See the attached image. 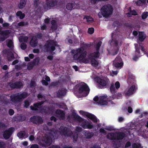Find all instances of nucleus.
<instances>
[{
	"label": "nucleus",
	"instance_id": "obj_1",
	"mask_svg": "<svg viewBox=\"0 0 148 148\" xmlns=\"http://www.w3.org/2000/svg\"><path fill=\"white\" fill-rule=\"evenodd\" d=\"M140 125H135L136 123H131L130 124V127L128 129H127V127L122 128L121 129V130L123 132L117 133L116 132L108 133L107 136V138L110 140L117 139L121 140L124 138H125L129 134H131V132L133 134L134 131L136 132L138 134L141 136L144 139L148 138V131L145 130L144 131L143 129L144 126L148 128V118L143 119L139 121Z\"/></svg>",
	"mask_w": 148,
	"mask_h": 148
},
{
	"label": "nucleus",
	"instance_id": "obj_2",
	"mask_svg": "<svg viewBox=\"0 0 148 148\" xmlns=\"http://www.w3.org/2000/svg\"><path fill=\"white\" fill-rule=\"evenodd\" d=\"M101 44V42H99L96 45V50L94 52L90 53L86 56L87 52L83 48H80L71 51L74 54L73 59L77 62L85 64L89 62L90 60L91 65L94 67H99L101 63L100 60H97L95 58H98L100 56L99 48Z\"/></svg>",
	"mask_w": 148,
	"mask_h": 148
},
{
	"label": "nucleus",
	"instance_id": "obj_3",
	"mask_svg": "<svg viewBox=\"0 0 148 148\" xmlns=\"http://www.w3.org/2000/svg\"><path fill=\"white\" fill-rule=\"evenodd\" d=\"M81 130L82 128H81L77 127L76 129V133H74V135L72 136L69 134L72 133L67 128L64 127H60L59 129V132H54L52 131L47 130V132H46L47 134L44 137H43L44 140L42 141L41 144L42 147L50 145L52 142L54 138V134L55 136L56 134H61L62 136L64 135L65 136H70L73 138L74 142H75L77 141L78 138L77 132L81 131Z\"/></svg>",
	"mask_w": 148,
	"mask_h": 148
},
{
	"label": "nucleus",
	"instance_id": "obj_4",
	"mask_svg": "<svg viewBox=\"0 0 148 148\" xmlns=\"http://www.w3.org/2000/svg\"><path fill=\"white\" fill-rule=\"evenodd\" d=\"M107 96L105 95H102L99 96H96L94 98L93 100L95 101V103L99 106H105L108 104L114 105V103L109 98H107Z\"/></svg>",
	"mask_w": 148,
	"mask_h": 148
},
{
	"label": "nucleus",
	"instance_id": "obj_5",
	"mask_svg": "<svg viewBox=\"0 0 148 148\" xmlns=\"http://www.w3.org/2000/svg\"><path fill=\"white\" fill-rule=\"evenodd\" d=\"M135 77L133 76H129L127 80V83L130 85H131L129 88L125 92L126 95L129 96L133 94L136 89V84Z\"/></svg>",
	"mask_w": 148,
	"mask_h": 148
},
{
	"label": "nucleus",
	"instance_id": "obj_6",
	"mask_svg": "<svg viewBox=\"0 0 148 148\" xmlns=\"http://www.w3.org/2000/svg\"><path fill=\"white\" fill-rule=\"evenodd\" d=\"M112 11L113 8L110 5H105L101 8V12L98 14V15L99 18L108 17L112 14Z\"/></svg>",
	"mask_w": 148,
	"mask_h": 148
},
{
	"label": "nucleus",
	"instance_id": "obj_7",
	"mask_svg": "<svg viewBox=\"0 0 148 148\" xmlns=\"http://www.w3.org/2000/svg\"><path fill=\"white\" fill-rule=\"evenodd\" d=\"M79 93L83 97H85L88 94L90 89L87 85L83 82L78 84L76 86Z\"/></svg>",
	"mask_w": 148,
	"mask_h": 148
},
{
	"label": "nucleus",
	"instance_id": "obj_8",
	"mask_svg": "<svg viewBox=\"0 0 148 148\" xmlns=\"http://www.w3.org/2000/svg\"><path fill=\"white\" fill-rule=\"evenodd\" d=\"M73 118L75 120L80 123L82 127L85 129H91L93 127L90 121L85 120L77 114H75L73 115Z\"/></svg>",
	"mask_w": 148,
	"mask_h": 148
},
{
	"label": "nucleus",
	"instance_id": "obj_9",
	"mask_svg": "<svg viewBox=\"0 0 148 148\" xmlns=\"http://www.w3.org/2000/svg\"><path fill=\"white\" fill-rule=\"evenodd\" d=\"M56 42L54 40H49L47 42L43 49L45 51H49L52 53V51L55 50V46H57Z\"/></svg>",
	"mask_w": 148,
	"mask_h": 148
},
{
	"label": "nucleus",
	"instance_id": "obj_10",
	"mask_svg": "<svg viewBox=\"0 0 148 148\" xmlns=\"http://www.w3.org/2000/svg\"><path fill=\"white\" fill-rule=\"evenodd\" d=\"M79 113L83 116L89 118L95 123H98L99 122V120L96 116L91 114L82 110L80 111Z\"/></svg>",
	"mask_w": 148,
	"mask_h": 148
},
{
	"label": "nucleus",
	"instance_id": "obj_11",
	"mask_svg": "<svg viewBox=\"0 0 148 148\" xmlns=\"http://www.w3.org/2000/svg\"><path fill=\"white\" fill-rule=\"evenodd\" d=\"M27 96V94L25 92L20 93L17 95H12L11 96L10 98L12 101L17 102L20 101L21 99L25 98Z\"/></svg>",
	"mask_w": 148,
	"mask_h": 148
},
{
	"label": "nucleus",
	"instance_id": "obj_12",
	"mask_svg": "<svg viewBox=\"0 0 148 148\" xmlns=\"http://www.w3.org/2000/svg\"><path fill=\"white\" fill-rule=\"evenodd\" d=\"M119 36L116 34L114 33H113L112 34V42H114L115 44V51L114 53L112 54L113 55L116 54L118 52V49H119V44H118V40H119Z\"/></svg>",
	"mask_w": 148,
	"mask_h": 148
},
{
	"label": "nucleus",
	"instance_id": "obj_13",
	"mask_svg": "<svg viewBox=\"0 0 148 148\" xmlns=\"http://www.w3.org/2000/svg\"><path fill=\"white\" fill-rule=\"evenodd\" d=\"M138 46L137 44H135L136 52L133 58V59L134 60H136L141 56L139 51L140 49L142 51L144 50V48L140 44L139 47Z\"/></svg>",
	"mask_w": 148,
	"mask_h": 148
},
{
	"label": "nucleus",
	"instance_id": "obj_14",
	"mask_svg": "<svg viewBox=\"0 0 148 148\" xmlns=\"http://www.w3.org/2000/svg\"><path fill=\"white\" fill-rule=\"evenodd\" d=\"M1 27H0V42H2L5 39L7 38L9 34L11 32L10 30H6L1 31Z\"/></svg>",
	"mask_w": 148,
	"mask_h": 148
},
{
	"label": "nucleus",
	"instance_id": "obj_15",
	"mask_svg": "<svg viewBox=\"0 0 148 148\" xmlns=\"http://www.w3.org/2000/svg\"><path fill=\"white\" fill-rule=\"evenodd\" d=\"M113 64L115 67L121 69L123 66V62L120 57L117 56L114 61Z\"/></svg>",
	"mask_w": 148,
	"mask_h": 148
},
{
	"label": "nucleus",
	"instance_id": "obj_16",
	"mask_svg": "<svg viewBox=\"0 0 148 148\" xmlns=\"http://www.w3.org/2000/svg\"><path fill=\"white\" fill-rule=\"evenodd\" d=\"M43 103V102L42 101L41 102L34 104V106H30L31 109L33 110H39L41 112H46L45 110L44 109L45 108H43L41 106V105Z\"/></svg>",
	"mask_w": 148,
	"mask_h": 148
},
{
	"label": "nucleus",
	"instance_id": "obj_17",
	"mask_svg": "<svg viewBox=\"0 0 148 148\" xmlns=\"http://www.w3.org/2000/svg\"><path fill=\"white\" fill-rule=\"evenodd\" d=\"M95 80L100 85L103 86H105L109 82L108 79L106 77L101 79L99 77H96L95 78Z\"/></svg>",
	"mask_w": 148,
	"mask_h": 148
},
{
	"label": "nucleus",
	"instance_id": "obj_18",
	"mask_svg": "<svg viewBox=\"0 0 148 148\" xmlns=\"http://www.w3.org/2000/svg\"><path fill=\"white\" fill-rule=\"evenodd\" d=\"M115 88L114 87V84H112L111 85L110 90L112 94H114L116 92V90L118 89L120 87V84L118 82H116L115 84Z\"/></svg>",
	"mask_w": 148,
	"mask_h": 148
},
{
	"label": "nucleus",
	"instance_id": "obj_19",
	"mask_svg": "<svg viewBox=\"0 0 148 148\" xmlns=\"http://www.w3.org/2000/svg\"><path fill=\"white\" fill-rule=\"evenodd\" d=\"M14 129L13 128H11L8 130H5L3 134L4 137L6 139L9 138L10 136L14 131Z\"/></svg>",
	"mask_w": 148,
	"mask_h": 148
},
{
	"label": "nucleus",
	"instance_id": "obj_20",
	"mask_svg": "<svg viewBox=\"0 0 148 148\" xmlns=\"http://www.w3.org/2000/svg\"><path fill=\"white\" fill-rule=\"evenodd\" d=\"M31 122L36 124H39L42 122V119L39 116H34L30 119Z\"/></svg>",
	"mask_w": 148,
	"mask_h": 148
},
{
	"label": "nucleus",
	"instance_id": "obj_21",
	"mask_svg": "<svg viewBox=\"0 0 148 148\" xmlns=\"http://www.w3.org/2000/svg\"><path fill=\"white\" fill-rule=\"evenodd\" d=\"M4 54H7V58L8 60L11 61L14 59L13 55L12 53L9 50L7 49H5L3 51Z\"/></svg>",
	"mask_w": 148,
	"mask_h": 148
},
{
	"label": "nucleus",
	"instance_id": "obj_22",
	"mask_svg": "<svg viewBox=\"0 0 148 148\" xmlns=\"http://www.w3.org/2000/svg\"><path fill=\"white\" fill-rule=\"evenodd\" d=\"M56 0H47L46 4L44 6V8H47L50 7H53L56 3Z\"/></svg>",
	"mask_w": 148,
	"mask_h": 148
},
{
	"label": "nucleus",
	"instance_id": "obj_23",
	"mask_svg": "<svg viewBox=\"0 0 148 148\" xmlns=\"http://www.w3.org/2000/svg\"><path fill=\"white\" fill-rule=\"evenodd\" d=\"M56 116L60 119H63L64 117V113L63 111L60 110H58L56 111Z\"/></svg>",
	"mask_w": 148,
	"mask_h": 148
},
{
	"label": "nucleus",
	"instance_id": "obj_24",
	"mask_svg": "<svg viewBox=\"0 0 148 148\" xmlns=\"http://www.w3.org/2000/svg\"><path fill=\"white\" fill-rule=\"evenodd\" d=\"M10 85L12 88H20L23 86V83L21 82H18L14 84H10Z\"/></svg>",
	"mask_w": 148,
	"mask_h": 148
},
{
	"label": "nucleus",
	"instance_id": "obj_25",
	"mask_svg": "<svg viewBox=\"0 0 148 148\" xmlns=\"http://www.w3.org/2000/svg\"><path fill=\"white\" fill-rule=\"evenodd\" d=\"M37 44L36 38L34 36H33L30 42V45L32 47H35L37 45Z\"/></svg>",
	"mask_w": 148,
	"mask_h": 148
},
{
	"label": "nucleus",
	"instance_id": "obj_26",
	"mask_svg": "<svg viewBox=\"0 0 148 148\" xmlns=\"http://www.w3.org/2000/svg\"><path fill=\"white\" fill-rule=\"evenodd\" d=\"M66 92V90L63 88L61 90H60L57 93L58 96L59 97H61L64 95Z\"/></svg>",
	"mask_w": 148,
	"mask_h": 148
},
{
	"label": "nucleus",
	"instance_id": "obj_27",
	"mask_svg": "<svg viewBox=\"0 0 148 148\" xmlns=\"http://www.w3.org/2000/svg\"><path fill=\"white\" fill-rule=\"evenodd\" d=\"M50 80V78L47 76H45L43 78L42 81V84L45 85H47L48 84V82Z\"/></svg>",
	"mask_w": 148,
	"mask_h": 148
},
{
	"label": "nucleus",
	"instance_id": "obj_28",
	"mask_svg": "<svg viewBox=\"0 0 148 148\" xmlns=\"http://www.w3.org/2000/svg\"><path fill=\"white\" fill-rule=\"evenodd\" d=\"M146 35L143 32H139V40L141 41H143L146 38Z\"/></svg>",
	"mask_w": 148,
	"mask_h": 148
},
{
	"label": "nucleus",
	"instance_id": "obj_29",
	"mask_svg": "<svg viewBox=\"0 0 148 148\" xmlns=\"http://www.w3.org/2000/svg\"><path fill=\"white\" fill-rule=\"evenodd\" d=\"M83 133L84 134L86 138H89L92 137L93 135V133H90L88 131H84Z\"/></svg>",
	"mask_w": 148,
	"mask_h": 148
},
{
	"label": "nucleus",
	"instance_id": "obj_30",
	"mask_svg": "<svg viewBox=\"0 0 148 148\" xmlns=\"http://www.w3.org/2000/svg\"><path fill=\"white\" fill-rule=\"evenodd\" d=\"M135 113L136 114H139L141 113V116L140 117H142L143 116H146L148 114L146 112L142 113V110L139 109L136 110L135 112Z\"/></svg>",
	"mask_w": 148,
	"mask_h": 148
},
{
	"label": "nucleus",
	"instance_id": "obj_31",
	"mask_svg": "<svg viewBox=\"0 0 148 148\" xmlns=\"http://www.w3.org/2000/svg\"><path fill=\"white\" fill-rule=\"evenodd\" d=\"M26 0H21L18 5L19 8L22 9L24 8L26 4Z\"/></svg>",
	"mask_w": 148,
	"mask_h": 148
},
{
	"label": "nucleus",
	"instance_id": "obj_32",
	"mask_svg": "<svg viewBox=\"0 0 148 148\" xmlns=\"http://www.w3.org/2000/svg\"><path fill=\"white\" fill-rule=\"evenodd\" d=\"M49 21V18H47L45 20V23L43 24L41 27V29L43 30L46 29V24L48 23Z\"/></svg>",
	"mask_w": 148,
	"mask_h": 148
},
{
	"label": "nucleus",
	"instance_id": "obj_33",
	"mask_svg": "<svg viewBox=\"0 0 148 148\" xmlns=\"http://www.w3.org/2000/svg\"><path fill=\"white\" fill-rule=\"evenodd\" d=\"M129 10H130V12L127 14V16L128 17H130L132 15H136L137 14L136 12L134 10L131 11L130 8Z\"/></svg>",
	"mask_w": 148,
	"mask_h": 148
},
{
	"label": "nucleus",
	"instance_id": "obj_34",
	"mask_svg": "<svg viewBox=\"0 0 148 148\" xmlns=\"http://www.w3.org/2000/svg\"><path fill=\"white\" fill-rule=\"evenodd\" d=\"M28 37L27 36L20 37L19 38V40L20 42H26L27 41Z\"/></svg>",
	"mask_w": 148,
	"mask_h": 148
},
{
	"label": "nucleus",
	"instance_id": "obj_35",
	"mask_svg": "<svg viewBox=\"0 0 148 148\" xmlns=\"http://www.w3.org/2000/svg\"><path fill=\"white\" fill-rule=\"evenodd\" d=\"M25 132L24 131H21L19 132L17 134L18 136L21 139L23 138L25 136Z\"/></svg>",
	"mask_w": 148,
	"mask_h": 148
},
{
	"label": "nucleus",
	"instance_id": "obj_36",
	"mask_svg": "<svg viewBox=\"0 0 148 148\" xmlns=\"http://www.w3.org/2000/svg\"><path fill=\"white\" fill-rule=\"evenodd\" d=\"M7 45L9 47H13V42L11 40H8L6 41Z\"/></svg>",
	"mask_w": 148,
	"mask_h": 148
},
{
	"label": "nucleus",
	"instance_id": "obj_37",
	"mask_svg": "<svg viewBox=\"0 0 148 148\" xmlns=\"http://www.w3.org/2000/svg\"><path fill=\"white\" fill-rule=\"evenodd\" d=\"M127 106H128V108L127 109V111L129 113H131L132 112V108L130 107V106L131 105V102L130 101H129L127 103Z\"/></svg>",
	"mask_w": 148,
	"mask_h": 148
},
{
	"label": "nucleus",
	"instance_id": "obj_38",
	"mask_svg": "<svg viewBox=\"0 0 148 148\" xmlns=\"http://www.w3.org/2000/svg\"><path fill=\"white\" fill-rule=\"evenodd\" d=\"M17 16H19L20 18L22 19L25 17V14L21 12H18L16 14Z\"/></svg>",
	"mask_w": 148,
	"mask_h": 148
},
{
	"label": "nucleus",
	"instance_id": "obj_39",
	"mask_svg": "<svg viewBox=\"0 0 148 148\" xmlns=\"http://www.w3.org/2000/svg\"><path fill=\"white\" fill-rule=\"evenodd\" d=\"M122 96V95L121 93L116 94V95H113L112 98H111V99H113L115 98H117V99L120 98Z\"/></svg>",
	"mask_w": 148,
	"mask_h": 148
},
{
	"label": "nucleus",
	"instance_id": "obj_40",
	"mask_svg": "<svg viewBox=\"0 0 148 148\" xmlns=\"http://www.w3.org/2000/svg\"><path fill=\"white\" fill-rule=\"evenodd\" d=\"M34 66V63L32 62H29L27 65V68L28 70H31Z\"/></svg>",
	"mask_w": 148,
	"mask_h": 148
},
{
	"label": "nucleus",
	"instance_id": "obj_41",
	"mask_svg": "<svg viewBox=\"0 0 148 148\" xmlns=\"http://www.w3.org/2000/svg\"><path fill=\"white\" fill-rule=\"evenodd\" d=\"M145 0H139L136 3V5L138 6H141L144 4L145 2Z\"/></svg>",
	"mask_w": 148,
	"mask_h": 148
},
{
	"label": "nucleus",
	"instance_id": "obj_42",
	"mask_svg": "<svg viewBox=\"0 0 148 148\" xmlns=\"http://www.w3.org/2000/svg\"><path fill=\"white\" fill-rule=\"evenodd\" d=\"M132 148H143L140 143H134L132 145Z\"/></svg>",
	"mask_w": 148,
	"mask_h": 148
},
{
	"label": "nucleus",
	"instance_id": "obj_43",
	"mask_svg": "<svg viewBox=\"0 0 148 148\" xmlns=\"http://www.w3.org/2000/svg\"><path fill=\"white\" fill-rule=\"evenodd\" d=\"M148 16V12H144L142 14L141 16L142 18L143 19H145L147 18Z\"/></svg>",
	"mask_w": 148,
	"mask_h": 148
},
{
	"label": "nucleus",
	"instance_id": "obj_44",
	"mask_svg": "<svg viewBox=\"0 0 148 148\" xmlns=\"http://www.w3.org/2000/svg\"><path fill=\"white\" fill-rule=\"evenodd\" d=\"M105 129L107 130L110 131L114 130H115L114 127L111 126H106L105 127Z\"/></svg>",
	"mask_w": 148,
	"mask_h": 148
},
{
	"label": "nucleus",
	"instance_id": "obj_45",
	"mask_svg": "<svg viewBox=\"0 0 148 148\" xmlns=\"http://www.w3.org/2000/svg\"><path fill=\"white\" fill-rule=\"evenodd\" d=\"M74 5L73 4L71 3H69L66 5V8L68 10H71Z\"/></svg>",
	"mask_w": 148,
	"mask_h": 148
},
{
	"label": "nucleus",
	"instance_id": "obj_46",
	"mask_svg": "<svg viewBox=\"0 0 148 148\" xmlns=\"http://www.w3.org/2000/svg\"><path fill=\"white\" fill-rule=\"evenodd\" d=\"M84 19H86L88 22H92L93 21V19L90 16H85L84 17Z\"/></svg>",
	"mask_w": 148,
	"mask_h": 148
},
{
	"label": "nucleus",
	"instance_id": "obj_47",
	"mask_svg": "<svg viewBox=\"0 0 148 148\" xmlns=\"http://www.w3.org/2000/svg\"><path fill=\"white\" fill-rule=\"evenodd\" d=\"M39 58H37L34 60V65H38L39 62Z\"/></svg>",
	"mask_w": 148,
	"mask_h": 148
},
{
	"label": "nucleus",
	"instance_id": "obj_48",
	"mask_svg": "<svg viewBox=\"0 0 148 148\" xmlns=\"http://www.w3.org/2000/svg\"><path fill=\"white\" fill-rule=\"evenodd\" d=\"M94 32V29L92 27L89 28L88 29V32L90 34H92Z\"/></svg>",
	"mask_w": 148,
	"mask_h": 148
},
{
	"label": "nucleus",
	"instance_id": "obj_49",
	"mask_svg": "<svg viewBox=\"0 0 148 148\" xmlns=\"http://www.w3.org/2000/svg\"><path fill=\"white\" fill-rule=\"evenodd\" d=\"M118 73V71H112L110 73V75L112 76H114V75H116Z\"/></svg>",
	"mask_w": 148,
	"mask_h": 148
},
{
	"label": "nucleus",
	"instance_id": "obj_50",
	"mask_svg": "<svg viewBox=\"0 0 148 148\" xmlns=\"http://www.w3.org/2000/svg\"><path fill=\"white\" fill-rule=\"evenodd\" d=\"M29 105V102L27 100H26L25 101L24 106L27 108Z\"/></svg>",
	"mask_w": 148,
	"mask_h": 148
},
{
	"label": "nucleus",
	"instance_id": "obj_51",
	"mask_svg": "<svg viewBox=\"0 0 148 148\" xmlns=\"http://www.w3.org/2000/svg\"><path fill=\"white\" fill-rule=\"evenodd\" d=\"M25 66V64L24 63H23L22 64L21 66V65L19 66H18L17 65L15 66V68L16 69H19L21 68L22 69V67L24 66Z\"/></svg>",
	"mask_w": 148,
	"mask_h": 148
},
{
	"label": "nucleus",
	"instance_id": "obj_52",
	"mask_svg": "<svg viewBox=\"0 0 148 148\" xmlns=\"http://www.w3.org/2000/svg\"><path fill=\"white\" fill-rule=\"evenodd\" d=\"M21 48L23 49H25L26 47V45L24 43H23L21 44Z\"/></svg>",
	"mask_w": 148,
	"mask_h": 148
},
{
	"label": "nucleus",
	"instance_id": "obj_53",
	"mask_svg": "<svg viewBox=\"0 0 148 148\" xmlns=\"http://www.w3.org/2000/svg\"><path fill=\"white\" fill-rule=\"evenodd\" d=\"M100 132L102 133L104 135H106V132L105 130L103 128H101L99 130Z\"/></svg>",
	"mask_w": 148,
	"mask_h": 148
},
{
	"label": "nucleus",
	"instance_id": "obj_54",
	"mask_svg": "<svg viewBox=\"0 0 148 148\" xmlns=\"http://www.w3.org/2000/svg\"><path fill=\"white\" fill-rule=\"evenodd\" d=\"M27 24V23H24L23 22H21L19 23L18 24V26H22L25 25Z\"/></svg>",
	"mask_w": 148,
	"mask_h": 148
},
{
	"label": "nucleus",
	"instance_id": "obj_55",
	"mask_svg": "<svg viewBox=\"0 0 148 148\" xmlns=\"http://www.w3.org/2000/svg\"><path fill=\"white\" fill-rule=\"evenodd\" d=\"M5 144L3 142H0V148H5Z\"/></svg>",
	"mask_w": 148,
	"mask_h": 148
},
{
	"label": "nucleus",
	"instance_id": "obj_56",
	"mask_svg": "<svg viewBox=\"0 0 148 148\" xmlns=\"http://www.w3.org/2000/svg\"><path fill=\"white\" fill-rule=\"evenodd\" d=\"M9 25V24L7 23H4L2 24L3 26L4 27H8Z\"/></svg>",
	"mask_w": 148,
	"mask_h": 148
},
{
	"label": "nucleus",
	"instance_id": "obj_57",
	"mask_svg": "<svg viewBox=\"0 0 148 148\" xmlns=\"http://www.w3.org/2000/svg\"><path fill=\"white\" fill-rule=\"evenodd\" d=\"M35 85V83L34 80H32L31 81V83L30 84V86L32 87L34 86Z\"/></svg>",
	"mask_w": 148,
	"mask_h": 148
},
{
	"label": "nucleus",
	"instance_id": "obj_58",
	"mask_svg": "<svg viewBox=\"0 0 148 148\" xmlns=\"http://www.w3.org/2000/svg\"><path fill=\"white\" fill-rule=\"evenodd\" d=\"M38 148V146L36 144H34L32 145L30 148Z\"/></svg>",
	"mask_w": 148,
	"mask_h": 148
},
{
	"label": "nucleus",
	"instance_id": "obj_59",
	"mask_svg": "<svg viewBox=\"0 0 148 148\" xmlns=\"http://www.w3.org/2000/svg\"><path fill=\"white\" fill-rule=\"evenodd\" d=\"M9 113L10 115H12L14 113V111L13 110L10 109L9 110Z\"/></svg>",
	"mask_w": 148,
	"mask_h": 148
},
{
	"label": "nucleus",
	"instance_id": "obj_60",
	"mask_svg": "<svg viewBox=\"0 0 148 148\" xmlns=\"http://www.w3.org/2000/svg\"><path fill=\"white\" fill-rule=\"evenodd\" d=\"M124 120V119L122 117H119L118 118V121L119 122H122Z\"/></svg>",
	"mask_w": 148,
	"mask_h": 148
},
{
	"label": "nucleus",
	"instance_id": "obj_61",
	"mask_svg": "<svg viewBox=\"0 0 148 148\" xmlns=\"http://www.w3.org/2000/svg\"><path fill=\"white\" fill-rule=\"evenodd\" d=\"M131 145V143L130 142H127L126 144L125 145V147L127 148L129 146H130Z\"/></svg>",
	"mask_w": 148,
	"mask_h": 148
},
{
	"label": "nucleus",
	"instance_id": "obj_62",
	"mask_svg": "<svg viewBox=\"0 0 148 148\" xmlns=\"http://www.w3.org/2000/svg\"><path fill=\"white\" fill-rule=\"evenodd\" d=\"M39 50L37 49H35L33 50V52L35 53H38L39 52Z\"/></svg>",
	"mask_w": 148,
	"mask_h": 148
},
{
	"label": "nucleus",
	"instance_id": "obj_63",
	"mask_svg": "<svg viewBox=\"0 0 148 148\" xmlns=\"http://www.w3.org/2000/svg\"><path fill=\"white\" fill-rule=\"evenodd\" d=\"M8 66L7 65H4L2 67L3 70H6L8 69Z\"/></svg>",
	"mask_w": 148,
	"mask_h": 148
},
{
	"label": "nucleus",
	"instance_id": "obj_64",
	"mask_svg": "<svg viewBox=\"0 0 148 148\" xmlns=\"http://www.w3.org/2000/svg\"><path fill=\"white\" fill-rule=\"evenodd\" d=\"M34 137L33 136H31L29 137V139L31 141H33L34 140Z\"/></svg>",
	"mask_w": 148,
	"mask_h": 148
}]
</instances>
